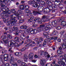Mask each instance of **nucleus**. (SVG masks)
<instances>
[{
  "instance_id": "nucleus-1",
  "label": "nucleus",
  "mask_w": 66,
  "mask_h": 66,
  "mask_svg": "<svg viewBox=\"0 0 66 66\" xmlns=\"http://www.w3.org/2000/svg\"><path fill=\"white\" fill-rule=\"evenodd\" d=\"M1 39L3 40L4 42L6 45V46H9V42L10 40L9 41V39L7 37H6L5 35L2 36L1 37Z\"/></svg>"
},
{
  "instance_id": "nucleus-2",
  "label": "nucleus",
  "mask_w": 66,
  "mask_h": 66,
  "mask_svg": "<svg viewBox=\"0 0 66 66\" xmlns=\"http://www.w3.org/2000/svg\"><path fill=\"white\" fill-rule=\"evenodd\" d=\"M10 62L11 64H13L14 66H18V65L17 64L15 63H14V57L12 56V55L10 54Z\"/></svg>"
},
{
  "instance_id": "nucleus-3",
  "label": "nucleus",
  "mask_w": 66,
  "mask_h": 66,
  "mask_svg": "<svg viewBox=\"0 0 66 66\" xmlns=\"http://www.w3.org/2000/svg\"><path fill=\"white\" fill-rule=\"evenodd\" d=\"M16 23V22H15L13 21H11L10 20L9 21L7 22L6 23V24L8 26H9L10 24H11V26H15Z\"/></svg>"
},
{
  "instance_id": "nucleus-4",
  "label": "nucleus",
  "mask_w": 66,
  "mask_h": 66,
  "mask_svg": "<svg viewBox=\"0 0 66 66\" xmlns=\"http://www.w3.org/2000/svg\"><path fill=\"white\" fill-rule=\"evenodd\" d=\"M62 59H59L58 60L59 61L58 62L59 65L60 66H64L65 65V62L62 60L61 61Z\"/></svg>"
},
{
  "instance_id": "nucleus-5",
  "label": "nucleus",
  "mask_w": 66,
  "mask_h": 66,
  "mask_svg": "<svg viewBox=\"0 0 66 66\" xmlns=\"http://www.w3.org/2000/svg\"><path fill=\"white\" fill-rule=\"evenodd\" d=\"M44 27H45L44 28ZM40 27L41 29H42V30L43 31H46V26H45V24H42L40 25Z\"/></svg>"
},
{
  "instance_id": "nucleus-6",
  "label": "nucleus",
  "mask_w": 66,
  "mask_h": 66,
  "mask_svg": "<svg viewBox=\"0 0 66 66\" xmlns=\"http://www.w3.org/2000/svg\"><path fill=\"white\" fill-rule=\"evenodd\" d=\"M46 59H42L41 60L40 63V64H41V65L42 66H44L45 63H46Z\"/></svg>"
},
{
  "instance_id": "nucleus-7",
  "label": "nucleus",
  "mask_w": 66,
  "mask_h": 66,
  "mask_svg": "<svg viewBox=\"0 0 66 66\" xmlns=\"http://www.w3.org/2000/svg\"><path fill=\"white\" fill-rule=\"evenodd\" d=\"M13 15H10V21H14L15 22H17V20H16L14 19L13 18H15V16H13Z\"/></svg>"
},
{
  "instance_id": "nucleus-8",
  "label": "nucleus",
  "mask_w": 66,
  "mask_h": 66,
  "mask_svg": "<svg viewBox=\"0 0 66 66\" xmlns=\"http://www.w3.org/2000/svg\"><path fill=\"white\" fill-rule=\"evenodd\" d=\"M17 62L18 63H20L21 64V65H23V66H27L26 63L22 62L20 60H19Z\"/></svg>"
},
{
  "instance_id": "nucleus-9",
  "label": "nucleus",
  "mask_w": 66,
  "mask_h": 66,
  "mask_svg": "<svg viewBox=\"0 0 66 66\" xmlns=\"http://www.w3.org/2000/svg\"><path fill=\"white\" fill-rule=\"evenodd\" d=\"M34 55L33 53H29V58L30 60H32L33 59V56H34Z\"/></svg>"
},
{
  "instance_id": "nucleus-10",
  "label": "nucleus",
  "mask_w": 66,
  "mask_h": 66,
  "mask_svg": "<svg viewBox=\"0 0 66 66\" xmlns=\"http://www.w3.org/2000/svg\"><path fill=\"white\" fill-rule=\"evenodd\" d=\"M36 21L37 23L38 24H41L42 23V21L41 20H42L40 19L39 18H38L37 19L36 18Z\"/></svg>"
},
{
  "instance_id": "nucleus-11",
  "label": "nucleus",
  "mask_w": 66,
  "mask_h": 66,
  "mask_svg": "<svg viewBox=\"0 0 66 66\" xmlns=\"http://www.w3.org/2000/svg\"><path fill=\"white\" fill-rule=\"evenodd\" d=\"M33 6L34 7H37L38 6H39L40 5V4L39 3H34L32 4Z\"/></svg>"
},
{
  "instance_id": "nucleus-12",
  "label": "nucleus",
  "mask_w": 66,
  "mask_h": 66,
  "mask_svg": "<svg viewBox=\"0 0 66 66\" xmlns=\"http://www.w3.org/2000/svg\"><path fill=\"white\" fill-rule=\"evenodd\" d=\"M20 38L23 40L25 39L26 38V35L23 33H22L20 35Z\"/></svg>"
},
{
  "instance_id": "nucleus-13",
  "label": "nucleus",
  "mask_w": 66,
  "mask_h": 66,
  "mask_svg": "<svg viewBox=\"0 0 66 66\" xmlns=\"http://www.w3.org/2000/svg\"><path fill=\"white\" fill-rule=\"evenodd\" d=\"M13 31H16V32H18L19 31V29L18 27H16V26H14L13 27Z\"/></svg>"
},
{
  "instance_id": "nucleus-14",
  "label": "nucleus",
  "mask_w": 66,
  "mask_h": 66,
  "mask_svg": "<svg viewBox=\"0 0 66 66\" xmlns=\"http://www.w3.org/2000/svg\"><path fill=\"white\" fill-rule=\"evenodd\" d=\"M38 12H42L43 11V9H44V7L42 6H41L39 7V6L38 7Z\"/></svg>"
},
{
  "instance_id": "nucleus-15",
  "label": "nucleus",
  "mask_w": 66,
  "mask_h": 66,
  "mask_svg": "<svg viewBox=\"0 0 66 66\" xmlns=\"http://www.w3.org/2000/svg\"><path fill=\"white\" fill-rule=\"evenodd\" d=\"M46 28L47 31V30H49V29H52V26L50 24H49L48 25H46Z\"/></svg>"
},
{
  "instance_id": "nucleus-16",
  "label": "nucleus",
  "mask_w": 66,
  "mask_h": 66,
  "mask_svg": "<svg viewBox=\"0 0 66 66\" xmlns=\"http://www.w3.org/2000/svg\"><path fill=\"white\" fill-rule=\"evenodd\" d=\"M65 19L64 17H62L60 18L57 20V21L58 22H62Z\"/></svg>"
},
{
  "instance_id": "nucleus-17",
  "label": "nucleus",
  "mask_w": 66,
  "mask_h": 66,
  "mask_svg": "<svg viewBox=\"0 0 66 66\" xmlns=\"http://www.w3.org/2000/svg\"><path fill=\"white\" fill-rule=\"evenodd\" d=\"M57 24V21L55 20L53 21L52 23V24L53 27H55Z\"/></svg>"
},
{
  "instance_id": "nucleus-18",
  "label": "nucleus",
  "mask_w": 66,
  "mask_h": 66,
  "mask_svg": "<svg viewBox=\"0 0 66 66\" xmlns=\"http://www.w3.org/2000/svg\"><path fill=\"white\" fill-rule=\"evenodd\" d=\"M23 57L24 58V62H27V60H28V57L26 54H25L23 55Z\"/></svg>"
},
{
  "instance_id": "nucleus-19",
  "label": "nucleus",
  "mask_w": 66,
  "mask_h": 66,
  "mask_svg": "<svg viewBox=\"0 0 66 66\" xmlns=\"http://www.w3.org/2000/svg\"><path fill=\"white\" fill-rule=\"evenodd\" d=\"M22 12V11L21 10H20V9L16 13V15L17 16H19V15H20V14H21V13Z\"/></svg>"
},
{
  "instance_id": "nucleus-20",
  "label": "nucleus",
  "mask_w": 66,
  "mask_h": 66,
  "mask_svg": "<svg viewBox=\"0 0 66 66\" xmlns=\"http://www.w3.org/2000/svg\"><path fill=\"white\" fill-rule=\"evenodd\" d=\"M5 61H7L9 59V56L7 55H5L4 57Z\"/></svg>"
},
{
  "instance_id": "nucleus-21",
  "label": "nucleus",
  "mask_w": 66,
  "mask_h": 66,
  "mask_svg": "<svg viewBox=\"0 0 66 66\" xmlns=\"http://www.w3.org/2000/svg\"><path fill=\"white\" fill-rule=\"evenodd\" d=\"M33 19H34V16H32L30 18V19L28 20V22H32V21H33Z\"/></svg>"
},
{
  "instance_id": "nucleus-22",
  "label": "nucleus",
  "mask_w": 66,
  "mask_h": 66,
  "mask_svg": "<svg viewBox=\"0 0 66 66\" xmlns=\"http://www.w3.org/2000/svg\"><path fill=\"white\" fill-rule=\"evenodd\" d=\"M33 13L35 15H37V14H39V15H41V13L40 12L35 11H33Z\"/></svg>"
},
{
  "instance_id": "nucleus-23",
  "label": "nucleus",
  "mask_w": 66,
  "mask_h": 66,
  "mask_svg": "<svg viewBox=\"0 0 66 66\" xmlns=\"http://www.w3.org/2000/svg\"><path fill=\"white\" fill-rule=\"evenodd\" d=\"M61 26L63 27H65V26H66V22L64 21L62 22L61 23Z\"/></svg>"
},
{
  "instance_id": "nucleus-24",
  "label": "nucleus",
  "mask_w": 66,
  "mask_h": 66,
  "mask_svg": "<svg viewBox=\"0 0 66 66\" xmlns=\"http://www.w3.org/2000/svg\"><path fill=\"white\" fill-rule=\"evenodd\" d=\"M47 7L50 10H51V11L53 10V7L51 5H48Z\"/></svg>"
},
{
  "instance_id": "nucleus-25",
  "label": "nucleus",
  "mask_w": 66,
  "mask_h": 66,
  "mask_svg": "<svg viewBox=\"0 0 66 66\" xmlns=\"http://www.w3.org/2000/svg\"><path fill=\"white\" fill-rule=\"evenodd\" d=\"M24 12L26 13L29 14V13H31V10L28 9H25L24 10Z\"/></svg>"
},
{
  "instance_id": "nucleus-26",
  "label": "nucleus",
  "mask_w": 66,
  "mask_h": 66,
  "mask_svg": "<svg viewBox=\"0 0 66 66\" xmlns=\"http://www.w3.org/2000/svg\"><path fill=\"white\" fill-rule=\"evenodd\" d=\"M14 40L15 42H19V37H16L14 38Z\"/></svg>"
},
{
  "instance_id": "nucleus-27",
  "label": "nucleus",
  "mask_w": 66,
  "mask_h": 66,
  "mask_svg": "<svg viewBox=\"0 0 66 66\" xmlns=\"http://www.w3.org/2000/svg\"><path fill=\"white\" fill-rule=\"evenodd\" d=\"M40 43H42V42L44 40V38L42 37L39 38L38 39Z\"/></svg>"
},
{
  "instance_id": "nucleus-28",
  "label": "nucleus",
  "mask_w": 66,
  "mask_h": 66,
  "mask_svg": "<svg viewBox=\"0 0 66 66\" xmlns=\"http://www.w3.org/2000/svg\"><path fill=\"white\" fill-rule=\"evenodd\" d=\"M50 20V19L47 18L46 20H41V22H46V21H49Z\"/></svg>"
},
{
  "instance_id": "nucleus-29",
  "label": "nucleus",
  "mask_w": 66,
  "mask_h": 66,
  "mask_svg": "<svg viewBox=\"0 0 66 66\" xmlns=\"http://www.w3.org/2000/svg\"><path fill=\"white\" fill-rule=\"evenodd\" d=\"M14 43H13V42H11L10 44V45L9 46V47H12L14 46Z\"/></svg>"
},
{
  "instance_id": "nucleus-30",
  "label": "nucleus",
  "mask_w": 66,
  "mask_h": 66,
  "mask_svg": "<svg viewBox=\"0 0 66 66\" xmlns=\"http://www.w3.org/2000/svg\"><path fill=\"white\" fill-rule=\"evenodd\" d=\"M30 33L32 34H34V29L33 28H30L29 29Z\"/></svg>"
},
{
  "instance_id": "nucleus-31",
  "label": "nucleus",
  "mask_w": 66,
  "mask_h": 66,
  "mask_svg": "<svg viewBox=\"0 0 66 66\" xmlns=\"http://www.w3.org/2000/svg\"><path fill=\"white\" fill-rule=\"evenodd\" d=\"M1 18L3 19V21L5 23H6V19H5V18H4V17L3 16H1Z\"/></svg>"
},
{
  "instance_id": "nucleus-32",
  "label": "nucleus",
  "mask_w": 66,
  "mask_h": 66,
  "mask_svg": "<svg viewBox=\"0 0 66 66\" xmlns=\"http://www.w3.org/2000/svg\"><path fill=\"white\" fill-rule=\"evenodd\" d=\"M62 47L63 49H66V43L63 44L62 45Z\"/></svg>"
},
{
  "instance_id": "nucleus-33",
  "label": "nucleus",
  "mask_w": 66,
  "mask_h": 66,
  "mask_svg": "<svg viewBox=\"0 0 66 66\" xmlns=\"http://www.w3.org/2000/svg\"><path fill=\"white\" fill-rule=\"evenodd\" d=\"M48 33H49V32H43V34L44 35H45V36H48Z\"/></svg>"
},
{
  "instance_id": "nucleus-34",
  "label": "nucleus",
  "mask_w": 66,
  "mask_h": 66,
  "mask_svg": "<svg viewBox=\"0 0 66 66\" xmlns=\"http://www.w3.org/2000/svg\"><path fill=\"white\" fill-rule=\"evenodd\" d=\"M19 7L20 9H21L22 10H24V5H23L20 6Z\"/></svg>"
},
{
  "instance_id": "nucleus-35",
  "label": "nucleus",
  "mask_w": 66,
  "mask_h": 66,
  "mask_svg": "<svg viewBox=\"0 0 66 66\" xmlns=\"http://www.w3.org/2000/svg\"><path fill=\"white\" fill-rule=\"evenodd\" d=\"M40 28H40L39 27L37 28V30L38 32H40L42 31V30H41V29H40Z\"/></svg>"
},
{
  "instance_id": "nucleus-36",
  "label": "nucleus",
  "mask_w": 66,
  "mask_h": 66,
  "mask_svg": "<svg viewBox=\"0 0 66 66\" xmlns=\"http://www.w3.org/2000/svg\"><path fill=\"white\" fill-rule=\"evenodd\" d=\"M57 52L58 53H59V54H62L63 53V52L59 50H58L57 51Z\"/></svg>"
},
{
  "instance_id": "nucleus-37",
  "label": "nucleus",
  "mask_w": 66,
  "mask_h": 66,
  "mask_svg": "<svg viewBox=\"0 0 66 66\" xmlns=\"http://www.w3.org/2000/svg\"><path fill=\"white\" fill-rule=\"evenodd\" d=\"M46 16H47L45 15H44L43 16L42 18V19H44H44H46V18H47L46 17Z\"/></svg>"
},
{
  "instance_id": "nucleus-38",
  "label": "nucleus",
  "mask_w": 66,
  "mask_h": 66,
  "mask_svg": "<svg viewBox=\"0 0 66 66\" xmlns=\"http://www.w3.org/2000/svg\"><path fill=\"white\" fill-rule=\"evenodd\" d=\"M28 4H33V3H34V2H33L32 1H29L28 2Z\"/></svg>"
},
{
  "instance_id": "nucleus-39",
  "label": "nucleus",
  "mask_w": 66,
  "mask_h": 66,
  "mask_svg": "<svg viewBox=\"0 0 66 66\" xmlns=\"http://www.w3.org/2000/svg\"><path fill=\"white\" fill-rule=\"evenodd\" d=\"M58 32L57 31L55 32V31H54L53 32V34L54 35H56L57 34H58Z\"/></svg>"
},
{
  "instance_id": "nucleus-40",
  "label": "nucleus",
  "mask_w": 66,
  "mask_h": 66,
  "mask_svg": "<svg viewBox=\"0 0 66 66\" xmlns=\"http://www.w3.org/2000/svg\"><path fill=\"white\" fill-rule=\"evenodd\" d=\"M27 42H28V43H32L33 41L32 40L30 39H29L27 40Z\"/></svg>"
},
{
  "instance_id": "nucleus-41",
  "label": "nucleus",
  "mask_w": 66,
  "mask_h": 66,
  "mask_svg": "<svg viewBox=\"0 0 66 66\" xmlns=\"http://www.w3.org/2000/svg\"><path fill=\"white\" fill-rule=\"evenodd\" d=\"M11 11L12 12V13H13V14H14L16 12V11L14 9H12L11 10Z\"/></svg>"
},
{
  "instance_id": "nucleus-42",
  "label": "nucleus",
  "mask_w": 66,
  "mask_h": 66,
  "mask_svg": "<svg viewBox=\"0 0 66 66\" xmlns=\"http://www.w3.org/2000/svg\"><path fill=\"white\" fill-rule=\"evenodd\" d=\"M46 10H47V13L50 12V10L49 8H46Z\"/></svg>"
},
{
  "instance_id": "nucleus-43",
  "label": "nucleus",
  "mask_w": 66,
  "mask_h": 66,
  "mask_svg": "<svg viewBox=\"0 0 66 66\" xmlns=\"http://www.w3.org/2000/svg\"><path fill=\"white\" fill-rule=\"evenodd\" d=\"M15 34L16 35H17L18 36H20V35L19 34V32H18V31H16V32L15 33Z\"/></svg>"
},
{
  "instance_id": "nucleus-44",
  "label": "nucleus",
  "mask_w": 66,
  "mask_h": 66,
  "mask_svg": "<svg viewBox=\"0 0 66 66\" xmlns=\"http://www.w3.org/2000/svg\"><path fill=\"white\" fill-rule=\"evenodd\" d=\"M55 5H60V3H59V4H59V3H58V2H55Z\"/></svg>"
},
{
  "instance_id": "nucleus-45",
  "label": "nucleus",
  "mask_w": 66,
  "mask_h": 66,
  "mask_svg": "<svg viewBox=\"0 0 66 66\" xmlns=\"http://www.w3.org/2000/svg\"><path fill=\"white\" fill-rule=\"evenodd\" d=\"M24 20H21L19 21V23H22L23 22V21H24Z\"/></svg>"
},
{
  "instance_id": "nucleus-46",
  "label": "nucleus",
  "mask_w": 66,
  "mask_h": 66,
  "mask_svg": "<svg viewBox=\"0 0 66 66\" xmlns=\"http://www.w3.org/2000/svg\"><path fill=\"white\" fill-rule=\"evenodd\" d=\"M13 46H14L15 47H17L18 46V44L17 43H14Z\"/></svg>"
},
{
  "instance_id": "nucleus-47",
  "label": "nucleus",
  "mask_w": 66,
  "mask_h": 66,
  "mask_svg": "<svg viewBox=\"0 0 66 66\" xmlns=\"http://www.w3.org/2000/svg\"><path fill=\"white\" fill-rule=\"evenodd\" d=\"M26 48L25 47H24L22 49H21V51H24L25 50H26Z\"/></svg>"
},
{
  "instance_id": "nucleus-48",
  "label": "nucleus",
  "mask_w": 66,
  "mask_h": 66,
  "mask_svg": "<svg viewBox=\"0 0 66 66\" xmlns=\"http://www.w3.org/2000/svg\"><path fill=\"white\" fill-rule=\"evenodd\" d=\"M5 8H6L5 9V12H7V11H8L9 10V9L7 7H5Z\"/></svg>"
},
{
  "instance_id": "nucleus-49",
  "label": "nucleus",
  "mask_w": 66,
  "mask_h": 66,
  "mask_svg": "<svg viewBox=\"0 0 66 66\" xmlns=\"http://www.w3.org/2000/svg\"><path fill=\"white\" fill-rule=\"evenodd\" d=\"M30 46H31V43H29V44H27L25 46L27 47H29Z\"/></svg>"
},
{
  "instance_id": "nucleus-50",
  "label": "nucleus",
  "mask_w": 66,
  "mask_h": 66,
  "mask_svg": "<svg viewBox=\"0 0 66 66\" xmlns=\"http://www.w3.org/2000/svg\"><path fill=\"white\" fill-rule=\"evenodd\" d=\"M25 33L27 34H29V30L27 29L25 31Z\"/></svg>"
},
{
  "instance_id": "nucleus-51",
  "label": "nucleus",
  "mask_w": 66,
  "mask_h": 66,
  "mask_svg": "<svg viewBox=\"0 0 66 66\" xmlns=\"http://www.w3.org/2000/svg\"><path fill=\"white\" fill-rule=\"evenodd\" d=\"M34 34L37 33V30L36 29H34Z\"/></svg>"
},
{
  "instance_id": "nucleus-52",
  "label": "nucleus",
  "mask_w": 66,
  "mask_h": 66,
  "mask_svg": "<svg viewBox=\"0 0 66 66\" xmlns=\"http://www.w3.org/2000/svg\"><path fill=\"white\" fill-rule=\"evenodd\" d=\"M29 8V6H25V10L28 9Z\"/></svg>"
},
{
  "instance_id": "nucleus-53",
  "label": "nucleus",
  "mask_w": 66,
  "mask_h": 66,
  "mask_svg": "<svg viewBox=\"0 0 66 66\" xmlns=\"http://www.w3.org/2000/svg\"><path fill=\"white\" fill-rule=\"evenodd\" d=\"M7 36L9 38H12V37L10 35H8Z\"/></svg>"
},
{
  "instance_id": "nucleus-54",
  "label": "nucleus",
  "mask_w": 66,
  "mask_h": 66,
  "mask_svg": "<svg viewBox=\"0 0 66 66\" xmlns=\"http://www.w3.org/2000/svg\"><path fill=\"white\" fill-rule=\"evenodd\" d=\"M46 42L44 41L43 43V46L44 47L45 46H46Z\"/></svg>"
},
{
  "instance_id": "nucleus-55",
  "label": "nucleus",
  "mask_w": 66,
  "mask_h": 66,
  "mask_svg": "<svg viewBox=\"0 0 66 66\" xmlns=\"http://www.w3.org/2000/svg\"><path fill=\"white\" fill-rule=\"evenodd\" d=\"M51 2L50 1H48V2H46V4H48V5H50V3H51Z\"/></svg>"
},
{
  "instance_id": "nucleus-56",
  "label": "nucleus",
  "mask_w": 66,
  "mask_h": 66,
  "mask_svg": "<svg viewBox=\"0 0 66 66\" xmlns=\"http://www.w3.org/2000/svg\"><path fill=\"white\" fill-rule=\"evenodd\" d=\"M6 8H5V7H4V8H3L2 10V11H3V12H5V9Z\"/></svg>"
},
{
  "instance_id": "nucleus-57",
  "label": "nucleus",
  "mask_w": 66,
  "mask_h": 66,
  "mask_svg": "<svg viewBox=\"0 0 66 66\" xmlns=\"http://www.w3.org/2000/svg\"><path fill=\"white\" fill-rule=\"evenodd\" d=\"M17 18L19 20H21V17L20 16H19V15L17 16Z\"/></svg>"
},
{
  "instance_id": "nucleus-58",
  "label": "nucleus",
  "mask_w": 66,
  "mask_h": 66,
  "mask_svg": "<svg viewBox=\"0 0 66 66\" xmlns=\"http://www.w3.org/2000/svg\"><path fill=\"white\" fill-rule=\"evenodd\" d=\"M6 2L7 3H11V1L10 0H6Z\"/></svg>"
},
{
  "instance_id": "nucleus-59",
  "label": "nucleus",
  "mask_w": 66,
  "mask_h": 66,
  "mask_svg": "<svg viewBox=\"0 0 66 66\" xmlns=\"http://www.w3.org/2000/svg\"><path fill=\"white\" fill-rule=\"evenodd\" d=\"M48 53H47L46 52H45L44 53V55L45 56H47L48 55Z\"/></svg>"
},
{
  "instance_id": "nucleus-60",
  "label": "nucleus",
  "mask_w": 66,
  "mask_h": 66,
  "mask_svg": "<svg viewBox=\"0 0 66 66\" xmlns=\"http://www.w3.org/2000/svg\"><path fill=\"white\" fill-rule=\"evenodd\" d=\"M7 13H8V14H10L11 13V11L9 10L7 11V12H6Z\"/></svg>"
},
{
  "instance_id": "nucleus-61",
  "label": "nucleus",
  "mask_w": 66,
  "mask_h": 66,
  "mask_svg": "<svg viewBox=\"0 0 66 66\" xmlns=\"http://www.w3.org/2000/svg\"><path fill=\"white\" fill-rule=\"evenodd\" d=\"M61 29V27L60 26H58L56 28V29L57 30H60Z\"/></svg>"
},
{
  "instance_id": "nucleus-62",
  "label": "nucleus",
  "mask_w": 66,
  "mask_h": 66,
  "mask_svg": "<svg viewBox=\"0 0 66 66\" xmlns=\"http://www.w3.org/2000/svg\"><path fill=\"white\" fill-rule=\"evenodd\" d=\"M55 61H56V60L54 59L53 62H52V64H54L55 63Z\"/></svg>"
},
{
  "instance_id": "nucleus-63",
  "label": "nucleus",
  "mask_w": 66,
  "mask_h": 66,
  "mask_svg": "<svg viewBox=\"0 0 66 66\" xmlns=\"http://www.w3.org/2000/svg\"><path fill=\"white\" fill-rule=\"evenodd\" d=\"M4 66H10V64L8 63H6L4 64Z\"/></svg>"
},
{
  "instance_id": "nucleus-64",
  "label": "nucleus",
  "mask_w": 66,
  "mask_h": 66,
  "mask_svg": "<svg viewBox=\"0 0 66 66\" xmlns=\"http://www.w3.org/2000/svg\"><path fill=\"white\" fill-rule=\"evenodd\" d=\"M32 62H33V63H35L36 61H37V60H32V61H31Z\"/></svg>"
}]
</instances>
